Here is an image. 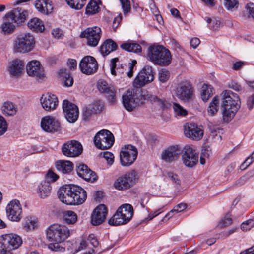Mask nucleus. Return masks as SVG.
Wrapping results in <instances>:
<instances>
[{
    "label": "nucleus",
    "instance_id": "obj_1",
    "mask_svg": "<svg viewBox=\"0 0 254 254\" xmlns=\"http://www.w3.org/2000/svg\"><path fill=\"white\" fill-rule=\"evenodd\" d=\"M221 95L223 120L229 122L233 118L240 108V100L237 94L230 90H225L222 92Z\"/></svg>",
    "mask_w": 254,
    "mask_h": 254
},
{
    "label": "nucleus",
    "instance_id": "obj_2",
    "mask_svg": "<svg viewBox=\"0 0 254 254\" xmlns=\"http://www.w3.org/2000/svg\"><path fill=\"white\" fill-rule=\"evenodd\" d=\"M147 57L154 64L161 66L168 65L172 60L169 50L160 45L150 46L148 49Z\"/></svg>",
    "mask_w": 254,
    "mask_h": 254
},
{
    "label": "nucleus",
    "instance_id": "obj_3",
    "mask_svg": "<svg viewBox=\"0 0 254 254\" xmlns=\"http://www.w3.org/2000/svg\"><path fill=\"white\" fill-rule=\"evenodd\" d=\"M133 215V208L131 205L127 203L122 204L108 220V223L113 226L127 224L130 221Z\"/></svg>",
    "mask_w": 254,
    "mask_h": 254
},
{
    "label": "nucleus",
    "instance_id": "obj_4",
    "mask_svg": "<svg viewBox=\"0 0 254 254\" xmlns=\"http://www.w3.org/2000/svg\"><path fill=\"white\" fill-rule=\"evenodd\" d=\"M146 100L145 95L140 92H135L129 89L122 96V103L124 108L128 111L131 112L142 104Z\"/></svg>",
    "mask_w": 254,
    "mask_h": 254
},
{
    "label": "nucleus",
    "instance_id": "obj_5",
    "mask_svg": "<svg viewBox=\"0 0 254 254\" xmlns=\"http://www.w3.org/2000/svg\"><path fill=\"white\" fill-rule=\"evenodd\" d=\"M35 45V38L30 33L19 35L14 41L13 50L16 53H26L33 50Z\"/></svg>",
    "mask_w": 254,
    "mask_h": 254
},
{
    "label": "nucleus",
    "instance_id": "obj_6",
    "mask_svg": "<svg viewBox=\"0 0 254 254\" xmlns=\"http://www.w3.org/2000/svg\"><path fill=\"white\" fill-rule=\"evenodd\" d=\"M70 235L68 228L63 225L54 224L47 230V238L49 242H63Z\"/></svg>",
    "mask_w": 254,
    "mask_h": 254
},
{
    "label": "nucleus",
    "instance_id": "obj_7",
    "mask_svg": "<svg viewBox=\"0 0 254 254\" xmlns=\"http://www.w3.org/2000/svg\"><path fill=\"white\" fill-rule=\"evenodd\" d=\"M95 146L101 149L110 148L114 142V137L112 133L108 130L99 131L94 137Z\"/></svg>",
    "mask_w": 254,
    "mask_h": 254
},
{
    "label": "nucleus",
    "instance_id": "obj_8",
    "mask_svg": "<svg viewBox=\"0 0 254 254\" xmlns=\"http://www.w3.org/2000/svg\"><path fill=\"white\" fill-rule=\"evenodd\" d=\"M155 72L150 66H145L138 73L134 80L133 84L135 88H140L152 82L154 79Z\"/></svg>",
    "mask_w": 254,
    "mask_h": 254
},
{
    "label": "nucleus",
    "instance_id": "obj_9",
    "mask_svg": "<svg viewBox=\"0 0 254 254\" xmlns=\"http://www.w3.org/2000/svg\"><path fill=\"white\" fill-rule=\"evenodd\" d=\"M138 155L137 148L131 145H125L121 148L120 160L123 166H129L136 159Z\"/></svg>",
    "mask_w": 254,
    "mask_h": 254
},
{
    "label": "nucleus",
    "instance_id": "obj_10",
    "mask_svg": "<svg viewBox=\"0 0 254 254\" xmlns=\"http://www.w3.org/2000/svg\"><path fill=\"white\" fill-rule=\"evenodd\" d=\"M22 243L21 238L15 234H6L0 237V250H15L18 248Z\"/></svg>",
    "mask_w": 254,
    "mask_h": 254
},
{
    "label": "nucleus",
    "instance_id": "obj_11",
    "mask_svg": "<svg viewBox=\"0 0 254 254\" xmlns=\"http://www.w3.org/2000/svg\"><path fill=\"white\" fill-rule=\"evenodd\" d=\"M137 179L136 172L132 170L119 177L115 181L114 186L118 190L127 189L134 185Z\"/></svg>",
    "mask_w": 254,
    "mask_h": 254
},
{
    "label": "nucleus",
    "instance_id": "obj_12",
    "mask_svg": "<svg viewBox=\"0 0 254 254\" xmlns=\"http://www.w3.org/2000/svg\"><path fill=\"white\" fill-rule=\"evenodd\" d=\"M82 150V146L81 143L74 140L64 143L62 147L63 154L68 157H77L81 154Z\"/></svg>",
    "mask_w": 254,
    "mask_h": 254
},
{
    "label": "nucleus",
    "instance_id": "obj_13",
    "mask_svg": "<svg viewBox=\"0 0 254 254\" xmlns=\"http://www.w3.org/2000/svg\"><path fill=\"white\" fill-rule=\"evenodd\" d=\"M101 29L97 26L89 27L81 33L80 37L87 38V44L92 47L96 46L101 38Z\"/></svg>",
    "mask_w": 254,
    "mask_h": 254
},
{
    "label": "nucleus",
    "instance_id": "obj_14",
    "mask_svg": "<svg viewBox=\"0 0 254 254\" xmlns=\"http://www.w3.org/2000/svg\"><path fill=\"white\" fill-rule=\"evenodd\" d=\"M6 215L9 220L19 222L22 217L21 205L18 200H11L6 208Z\"/></svg>",
    "mask_w": 254,
    "mask_h": 254
},
{
    "label": "nucleus",
    "instance_id": "obj_15",
    "mask_svg": "<svg viewBox=\"0 0 254 254\" xmlns=\"http://www.w3.org/2000/svg\"><path fill=\"white\" fill-rule=\"evenodd\" d=\"M79 67L82 73L86 75H91L97 71L98 64L95 58L86 56L81 60Z\"/></svg>",
    "mask_w": 254,
    "mask_h": 254
},
{
    "label": "nucleus",
    "instance_id": "obj_16",
    "mask_svg": "<svg viewBox=\"0 0 254 254\" xmlns=\"http://www.w3.org/2000/svg\"><path fill=\"white\" fill-rule=\"evenodd\" d=\"M182 161L188 167H193L198 161V154L192 146H185L183 149Z\"/></svg>",
    "mask_w": 254,
    "mask_h": 254
},
{
    "label": "nucleus",
    "instance_id": "obj_17",
    "mask_svg": "<svg viewBox=\"0 0 254 254\" xmlns=\"http://www.w3.org/2000/svg\"><path fill=\"white\" fill-rule=\"evenodd\" d=\"M184 134L187 137L198 141L203 136V130L201 127L194 123H187L184 126Z\"/></svg>",
    "mask_w": 254,
    "mask_h": 254
},
{
    "label": "nucleus",
    "instance_id": "obj_18",
    "mask_svg": "<svg viewBox=\"0 0 254 254\" xmlns=\"http://www.w3.org/2000/svg\"><path fill=\"white\" fill-rule=\"evenodd\" d=\"M42 129L48 133H54L60 130V124L55 118L50 116L43 117L41 121Z\"/></svg>",
    "mask_w": 254,
    "mask_h": 254
},
{
    "label": "nucleus",
    "instance_id": "obj_19",
    "mask_svg": "<svg viewBox=\"0 0 254 254\" xmlns=\"http://www.w3.org/2000/svg\"><path fill=\"white\" fill-rule=\"evenodd\" d=\"M63 109L65 117L70 123H74L79 116L78 107L74 104L70 103L68 100H64L63 103Z\"/></svg>",
    "mask_w": 254,
    "mask_h": 254
},
{
    "label": "nucleus",
    "instance_id": "obj_20",
    "mask_svg": "<svg viewBox=\"0 0 254 254\" xmlns=\"http://www.w3.org/2000/svg\"><path fill=\"white\" fill-rule=\"evenodd\" d=\"M175 95L180 100L184 101L190 100L193 95L191 85L188 82H182L176 88Z\"/></svg>",
    "mask_w": 254,
    "mask_h": 254
},
{
    "label": "nucleus",
    "instance_id": "obj_21",
    "mask_svg": "<svg viewBox=\"0 0 254 254\" xmlns=\"http://www.w3.org/2000/svg\"><path fill=\"white\" fill-rule=\"evenodd\" d=\"M181 149L177 145L170 146L161 154V159L166 162L171 163L177 160L181 154Z\"/></svg>",
    "mask_w": 254,
    "mask_h": 254
},
{
    "label": "nucleus",
    "instance_id": "obj_22",
    "mask_svg": "<svg viewBox=\"0 0 254 254\" xmlns=\"http://www.w3.org/2000/svg\"><path fill=\"white\" fill-rule=\"evenodd\" d=\"M58 197L60 201L67 205H73L72 185H68L61 187L58 191Z\"/></svg>",
    "mask_w": 254,
    "mask_h": 254
},
{
    "label": "nucleus",
    "instance_id": "obj_23",
    "mask_svg": "<svg viewBox=\"0 0 254 254\" xmlns=\"http://www.w3.org/2000/svg\"><path fill=\"white\" fill-rule=\"evenodd\" d=\"M97 87L100 92L106 94V97L110 103L115 102L117 91L114 86L108 85L105 80H100L98 81Z\"/></svg>",
    "mask_w": 254,
    "mask_h": 254
},
{
    "label": "nucleus",
    "instance_id": "obj_24",
    "mask_svg": "<svg viewBox=\"0 0 254 254\" xmlns=\"http://www.w3.org/2000/svg\"><path fill=\"white\" fill-rule=\"evenodd\" d=\"M107 213V208L105 205L100 204L97 206L91 215V224L96 226L102 223L106 218Z\"/></svg>",
    "mask_w": 254,
    "mask_h": 254
},
{
    "label": "nucleus",
    "instance_id": "obj_25",
    "mask_svg": "<svg viewBox=\"0 0 254 254\" xmlns=\"http://www.w3.org/2000/svg\"><path fill=\"white\" fill-rule=\"evenodd\" d=\"M26 71L29 76L36 79H42L44 77L43 67L38 61L33 60L28 62L26 66Z\"/></svg>",
    "mask_w": 254,
    "mask_h": 254
},
{
    "label": "nucleus",
    "instance_id": "obj_26",
    "mask_svg": "<svg viewBox=\"0 0 254 254\" xmlns=\"http://www.w3.org/2000/svg\"><path fill=\"white\" fill-rule=\"evenodd\" d=\"M28 15L27 11L21 7H17L7 13L5 17L10 19L17 24L24 22Z\"/></svg>",
    "mask_w": 254,
    "mask_h": 254
},
{
    "label": "nucleus",
    "instance_id": "obj_27",
    "mask_svg": "<svg viewBox=\"0 0 254 254\" xmlns=\"http://www.w3.org/2000/svg\"><path fill=\"white\" fill-rule=\"evenodd\" d=\"M40 101L43 108L47 111L55 110L58 105L57 96L50 93L43 95L40 99Z\"/></svg>",
    "mask_w": 254,
    "mask_h": 254
},
{
    "label": "nucleus",
    "instance_id": "obj_28",
    "mask_svg": "<svg viewBox=\"0 0 254 254\" xmlns=\"http://www.w3.org/2000/svg\"><path fill=\"white\" fill-rule=\"evenodd\" d=\"M76 172L80 177L86 181L94 182L97 179V176L95 173L85 164H82L77 166Z\"/></svg>",
    "mask_w": 254,
    "mask_h": 254
},
{
    "label": "nucleus",
    "instance_id": "obj_29",
    "mask_svg": "<svg viewBox=\"0 0 254 254\" xmlns=\"http://www.w3.org/2000/svg\"><path fill=\"white\" fill-rule=\"evenodd\" d=\"M24 67V62L21 60L16 59L9 62L7 71L11 76L18 77L21 75Z\"/></svg>",
    "mask_w": 254,
    "mask_h": 254
},
{
    "label": "nucleus",
    "instance_id": "obj_30",
    "mask_svg": "<svg viewBox=\"0 0 254 254\" xmlns=\"http://www.w3.org/2000/svg\"><path fill=\"white\" fill-rule=\"evenodd\" d=\"M73 198L74 205L82 204L86 199V191L81 187L72 185Z\"/></svg>",
    "mask_w": 254,
    "mask_h": 254
},
{
    "label": "nucleus",
    "instance_id": "obj_31",
    "mask_svg": "<svg viewBox=\"0 0 254 254\" xmlns=\"http://www.w3.org/2000/svg\"><path fill=\"white\" fill-rule=\"evenodd\" d=\"M35 6L41 13L48 14L53 10L52 2L49 0H37L35 1Z\"/></svg>",
    "mask_w": 254,
    "mask_h": 254
},
{
    "label": "nucleus",
    "instance_id": "obj_32",
    "mask_svg": "<svg viewBox=\"0 0 254 254\" xmlns=\"http://www.w3.org/2000/svg\"><path fill=\"white\" fill-rule=\"evenodd\" d=\"M52 187L50 183L47 180H43L38 186L37 192L41 198H45L51 193Z\"/></svg>",
    "mask_w": 254,
    "mask_h": 254
},
{
    "label": "nucleus",
    "instance_id": "obj_33",
    "mask_svg": "<svg viewBox=\"0 0 254 254\" xmlns=\"http://www.w3.org/2000/svg\"><path fill=\"white\" fill-rule=\"evenodd\" d=\"M118 45L116 42L111 39H107L100 46V52L105 56L111 52L116 50Z\"/></svg>",
    "mask_w": 254,
    "mask_h": 254
},
{
    "label": "nucleus",
    "instance_id": "obj_34",
    "mask_svg": "<svg viewBox=\"0 0 254 254\" xmlns=\"http://www.w3.org/2000/svg\"><path fill=\"white\" fill-rule=\"evenodd\" d=\"M28 27L32 31L37 33H41L45 30L43 22L39 18H33L28 22Z\"/></svg>",
    "mask_w": 254,
    "mask_h": 254
},
{
    "label": "nucleus",
    "instance_id": "obj_35",
    "mask_svg": "<svg viewBox=\"0 0 254 254\" xmlns=\"http://www.w3.org/2000/svg\"><path fill=\"white\" fill-rule=\"evenodd\" d=\"M56 167L58 170L63 173H67L73 169V164L69 161L60 160L56 163Z\"/></svg>",
    "mask_w": 254,
    "mask_h": 254
},
{
    "label": "nucleus",
    "instance_id": "obj_36",
    "mask_svg": "<svg viewBox=\"0 0 254 254\" xmlns=\"http://www.w3.org/2000/svg\"><path fill=\"white\" fill-rule=\"evenodd\" d=\"M100 0H91L86 6L85 14L90 15L99 12L100 10Z\"/></svg>",
    "mask_w": 254,
    "mask_h": 254
},
{
    "label": "nucleus",
    "instance_id": "obj_37",
    "mask_svg": "<svg viewBox=\"0 0 254 254\" xmlns=\"http://www.w3.org/2000/svg\"><path fill=\"white\" fill-rule=\"evenodd\" d=\"M1 110L4 114L13 116L16 114L17 110L16 106L9 101L5 102L1 107Z\"/></svg>",
    "mask_w": 254,
    "mask_h": 254
},
{
    "label": "nucleus",
    "instance_id": "obj_38",
    "mask_svg": "<svg viewBox=\"0 0 254 254\" xmlns=\"http://www.w3.org/2000/svg\"><path fill=\"white\" fill-rule=\"evenodd\" d=\"M120 47L123 50L129 52L139 53L142 50L141 46L135 43H124L121 45Z\"/></svg>",
    "mask_w": 254,
    "mask_h": 254
},
{
    "label": "nucleus",
    "instance_id": "obj_39",
    "mask_svg": "<svg viewBox=\"0 0 254 254\" xmlns=\"http://www.w3.org/2000/svg\"><path fill=\"white\" fill-rule=\"evenodd\" d=\"M10 19L5 18V20L0 26L1 32L4 34H9L12 33L15 29L13 22H10Z\"/></svg>",
    "mask_w": 254,
    "mask_h": 254
},
{
    "label": "nucleus",
    "instance_id": "obj_40",
    "mask_svg": "<svg viewBox=\"0 0 254 254\" xmlns=\"http://www.w3.org/2000/svg\"><path fill=\"white\" fill-rule=\"evenodd\" d=\"M63 219L65 223L73 224L77 220V215L74 211L67 210L63 212Z\"/></svg>",
    "mask_w": 254,
    "mask_h": 254
},
{
    "label": "nucleus",
    "instance_id": "obj_41",
    "mask_svg": "<svg viewBox=\"0 0 254 254\" xmlns=\"http://www.w3.org/2000/svg\"><path fill=\"white\" fill-rule=\"evenodd\" d=\"M59 75L62 78L64 85L70 87L73 83V79L66 69H62L59 71Z\"/></svg>",
    "mask_w": 254,
    "mask_h": 254
},
{
    "label": "nucleus",
    "instance_id": "obj_42",
    "mask_svg": "<svg viewBox=\"0 0 254 254\" xmlns=\"http://www.w3.org/2000/svg\"><path fill=\"white\" fill-rule=\"evenodd\" d=\"M219 100L217 96H215L210 103L207 108V113L210 116H214L219 109Z\"/></svg>",
    "mask_w": 254,
    "mask_h": 254
},
{
    "label": "nucleus",
    "instance_id": "obj_43",
    "mask_svg": "<svg viewBox=\"0 0 254 254\" xmlns=\"http://www.w3.org/2000/svg\"><path fill=\"white\" fill-rule=\"evenodd\" d=\"M213 89L211 85L204 84L201 90V97L203 101H207L213 94Z\"/></svg>",
    "mask_w": 254,
    "mask_h": 254
},
{
    "label": "nucleus",
    "instance_id": "obj_44",
    "mask_svg": "<svg viewBox=\"0 0 254 254\" xmlns=\"http://www.w3.org/2000/svg\"><path fill=\"white\" fill-rule=\"evenodd\" d=\"M173 107L175 116L177 118H181L187 115L188 111L180 104L174 103Z\"/></svg>",
    "mask_w": 254,
    "mask_h": 254
},
{
    "label": "nucleus",
    "instance_id": "obj_45",
    "mask_svg": "<svg viewBox=\"0 0 254 254\" xmlns=\"http://www.w3.org/2000/svg\"><path fill=\"white\" fill-rule=\"evenodd\" d=\"M87 0H65L67 4L72 8L81 9L85 5Z\"/></svg>",
    "mask_w": 254,
    "mask_h": 254
},
{
    "label": "nucleus",
    "instance_id": "obj_46",
    "mask_svg": "<svg viewBox=\"0 0 254 254\" xmlns=\"http://www.w3.org/2000/svg\"><path fill=\"white\" fill-rule=\"evenodd\" d=\"M224 5L229 11H234L239 6L238 0H224Z\"/></svg>",
    "mask_w": 254,
    "mask_h": 254
},
{
    "label": "nucleus",
    "instance_id": "obj_47",
    "mask_svg": "<svg viewBox=\"0 0 254 254\" xmlns=\"http://www.w3.org/2000/svg\"><path fill=\"white\" fill-rule=\"evenodd\" d=\"M170 73L165 69H162L158 72V79L162 83H166L169 79Z\"/></svg>",
    "mask_w": 254,
    "mask_h": 254
},
{
    "label": "nucleus",
    "instance_id": "obj_48",
    "mask_svg": "<svg viewBox=\"0 0 254 254\" xmlns=\"http://www.w3.org/2000/svg\"><path fill=\"white\" fill-rule=\"evenodd\" d=\"M122 8L124 15L129 13L131 11V5L129 0H120Z\"/></svg>",
    "mask_w": 254,
    "mask_h": 254
},
{
    "label": "nucleus",
    "instance_id": "obj_49",
    "mask_svg": "<svg viewBox=\"0 0 254 254\" xmlns=\"http://www.w3.org/2000/svg\"><path fill=\"white\" fill-rule=\"evenodd\" d=\"M24 227L28 230H33L37 226V221L32 218H26L24 223Z\"/></svg>",
    "mask_w": 254,
    "mask_h": 254
},
{
    "label": "nucleus",
    "instance_id": "obj_50",
    "mask_svg": "<svg viewBox=\"0 0 254 254\" xmlns=\"http://www.w3.org/2000/svg\"><path fill=\"white\" fill-rule=\"evenodd\" d=\"M207 23L209 24V27L214 30H217L220 25V22L215 19H212L209 17H206Z\"/></svg>",
    "mask_w": 254,
    "mask_h": 254
},
{
    "label": "nucleus",
    "instance_id": "obj_51",
    "mask_svg": "<svg viewBox=\"0 0 254 254\" xmlns=\"http://www.w3.org/2000/svg\"><path fill=\"white\" fill-rule=\"evenodd\" d=\"M51 243L49 244L48 248L50 250L55 252H63L64 251V248L60 246L59 244L61 242H50Z\"/></svg>",
    "mask_w": 254,
    "mask_h": 254
},
{
    "label": "nucleus",
    "instance_id": "obj_52",
    "mask_svg": "<svg viewBox=\"0 0 254 254\" xmlns=\"http://www.w3.org/2000/svg\"><path fill=\"white\" fill-rule=\"evenodd\" d=\"M7 130V124L5 119L0 115V136L4 134Z\"/></svg>",
    "mask_w": 254,
    "mask_h": 254
},
{
    "label": "nucleus",
    "instance_id": "obj_53",
    "mask_svg": "<svg viewBox=\"0 0 254 254\" xmlns=\"http://www.w3.org/2000/svg\"><path fill=\"white\" fill-rule=\"evenodd\" d=\"M254 226V221L252 219L248 220L242 223L241 229L243 231H249Z\"/></svg>",
    "mask_w": 254,
    "mask_h": 254
},
{
    "label": "nucleus",
    "instance_id": "obj_54",
    "mask_svg": "<svg viewBox=\"0 0 254 254\" xmlns=\"http://www.w3.org/2000/svg\"><path fill=\"white\" fill-rule=\"evenodd\" d=\"M254 161V151L252 154L249 156L241 165V169H246Z\"/></svg>",
    "mask_w": 254,
    "mask_h": 254
},
{
    "label": "nucleus",
    "instance_id": "obj_55",
    "mask_svg": "<svg viewBox=\"0 0 254 254\" xmlns=\"http://www.w3.org/2000/svg\"><path fill=\"white\" fill-rule=\"evenodd\" d=\"M232 223V219L231 216L227 214L224 217V219L220 221L219 225L221 227H225L230 225Z\"/></svg>",
    "mask_w": 254,
    "mask_h": 254
},
{
    "label": "nucleus",
    "instance_id": "obj_56",
    "mask_svg": "<svg viewBox=\"0 0 254 254\" xmlns=\"http://www.w3.org/2000/svg\"><path fill=\"white\" fill-rule=\"evenodd\" d=\"M94 114L87 106L82 113V118L84 121H87L90 119L92 114Z\"/></svg>",
    "mask_w": 254,
    "mask_h": 254
},
{
    "label": "nucleus",
    "instance_id": "obj_57",
    "mask_svg": "<svg viewBox=\"0 0 254 254\" xmlns=\"http://www.w3.org/2000/svg\"><path fill=\"white\" fill-rule=\"evenodd\" d=\"M88 106L94 114L98 112H100L102 109V106L100 104V102H95L92 104L88 105Z\"/></svg>",
    "mask_w": 254,
    "mask_h": 254
},
{
    "label": "nucleus",
    "instance_id": "obj_58",
    "mask_svg": "<svg viewBox=\"0 0 254 254\" xmlns=\"http://www.w3.org/2000/svg\"><path fill=\"white\" fill-rule=\"evenodd\" d=\"M245 8L249 13L248 17L254 19V3L252 2L247 3L245 6Z\"/></svg>",
    "mask_w": 254,
    "mask_h": 254
},
{
    "label": "nucleus",
    "instance_id": "obj_59",
    "mask_svg": "<svg viewBox=\"0 0 254 254\" xmlns=\"http://www.w3.org/2000/svg\"><path fill=\"white\" fill-rule=\"evenodd\" d=\"M58 178L59 176L58 175L53 172L52 171L49 170L46 175L45 180L49 181V183H50V182H53L56 181L58 179Z\"/></svg>",
    "mask_w": 254,
    "mask_h": 254
},
{
    "label": "nucleus",
    "instance_id": "obj_60",
    "mask_svg": "<svg viewBox=\"0 0 254 254\" xmlns=\"http://www.w3.org/2000/svg\"><path fill=\"white\" fill-rule=\"evenodd\" d=\"M118 61V58H115L113 59H112L111 61V73L112 75L114 76H117L119 75L120 73V72H118V73L116 72L115 68L116 66V62Z\"/></svg>",
    "mask_w": 254,
    "mask_h": 254
},
{
    "label": "nucleus",
    "instance_id": "obj_61",
    "mask_svg": "<svg viewBox=\"0 0 254 254\" xmlns=\"http://www.w3.org/2000/svg\"><path fill=\"white\" fill-rule=\"evenodd\" d=\"M103 157L107 160L108 163L112 165L114 162V155L110 152H105L103 154Z\"/></svg>",
    "mask_w": 254,
    "mask_h": 254
},
{
    "label": "nucleus",
    "instance_id": "obj_62",
    "mask_svg": "<svg viewBox=\"0 0 254 254\" xmlns=\"http://www.w3.org/2000/svg\"><path fill=\"white\" fill-rule=\"evenodd\" d=\"M167 177L174 183L176 184L180 185V180L178 178L177 174H174L172 172H168L167 173Z\"/></svg>",
    "mask_w": 254,
    "mask_h": 254
},
{
    "label": "nucleus",
    "instance_id": "obj_63",
    "mask_svg": "<svg viewBox=\"0 0 254 254\" xmlns=\"http://www.w3.org/2000/svg\"><path fill=\"white\" fill-rule=\"evenodd\" d=\"M88 240L94 247L96 248L99 245V242L98 240L93 234H91L89 235Z\"/></svg>",
    "mask_w": 254,
    "mask_h": 254
},
{
    "label": "nucleus",
    "instance_id": "obj_64",
    "mask_svg": "<svg viewBox=\"0 0 254 254\" xmlns=\"http://www.w3.org/2000/svg\"><path fill=\"white\" fill-rule=\"evenodd\" d=\"M122 16L121 13L114 18L112 25L114 31H116V29L117 28L120 23L122 21Z\"/></svg>",
    "mask_w": 254,
    "mask_h": 254
}]
</instances>
